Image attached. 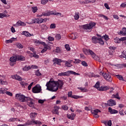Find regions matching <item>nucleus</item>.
I'll return each instance as SVG.
<instances>
[{"label":"nucleus","instance_id":"f257e3e1","mask_svg":"<svg viewBox=\"0 0 126 126\" xmlns=\"http://www.w3.org/2000/svg\"><path fill=\"white\" fill-rule=\"evenodd\" d=\"M63 82L61 80H58V81H49L46 83V86L47 90L51 91V92H56L59 89H63Z\"/></svg>","mask_w":126,"mask_h":126},{"label":"nucleus","instance_id":"f03ea898","mask_svg":"<svg viewBox=\"0 0 126 126\" xmlns=\"http://www.w3.org/2000/svg\"><path fill=\"white\" fill-rule=\"evenodd\" d=\"M30 116L32 120L27 122V125H28V126H34V125L41 126L42 125L41 121L35 120V118L37 117V113H31Z\"/></svg>","mask_w":126,"mask_h":126},{"label":"nucleus","instance_id":"7ed1b4c3","mask_svg":"<svg viewBox=\"0 0 126 126\" xmlns=\"http://www.w3.org/2000/svg\"><path fill=\"white\" fill-rule=\"evenodd\" d=\"M95 26H96V23L91 22L89 24L82 25V28L85 32H90Z\"/></svg>","mask_w":126,"mask_h":126},{"label":"nucleus","instance_id":"20e7f679","mask_svg":"<svg viewBox=\"0 0 126 126\" xmlns=\"http://www.w3.org/2000/svg\"><path fill=\"white\" fill-rule=\"evenodd\" d=\"M71 74L73 75H80V74L76 73L72 70H68L66 72H61L58 74V76H69Z\"/></svg>","mask_w":126,"mask_h":126},{"label":"nucleus","instance_id":"39448f33","mask_svg":"<svg viewBox=\"0 0 126 126\" xmlns=\"http://www.w3.org/2000/svg\"><path fill=\"white\" fill-rule=\"evenodd\" d=\"M43 15L44 16H50V15H62V13H59V12H56L55 11H47L44 13H42V15Z\"/></svg>","mask_w":126,"mask_h":126},{"label":"nucleus","instance_id":"423d86ee","mask_svg":"<svg viewBox=\"0 0 126 126\" xmlns=\"http://www.w3.org/2000/svg\"><path fill=\"white\" fill-rule=\"evenodd\" d=\"M15 98L16 99H17V100H19L20 102H22L23 103H24L26 102V100L27 99V96H26L25 95L23 94H16L15 95Z\"/></svg>","mask_w":126,"mask_h":126},{"label":"nucleus","instance_id":"0eeeda50","mask_svg":"<svg viewBox=\"0 0 126 126\" xmlns=\"http://www.w3.org/2000/svg\"><path fill=\"white\" fill-rule=\"evenodd\" d=\"M25 103H27V104L28 106H29V107H33V105L35 104V100L33 98L27 96Z\"/></svg>","mask_w":126,"mask_h":126},{"label":"nucleus","instance_id":"6e6552de","mask_svg":"<svg viewBox=\"0 0 126 126\" xmlns=\"http://www.w3.org/2000/svg\"><path fill=\"white\" fill-rule=\"evenodd\" d=\"M32 93H40L42 91V87L40 85H36L32 89Z\"/></svg>","mask_w":126,"mask_h":126},{"label":"nucleus","instance_id":"1a4fd4ad","mask_svg":"<svg viewBox=\"0 0 126 126\" xmlns=\"http://www.w3.org/2000/svg\"><path fill=\"white\" fill-rule=\"evenodd\" d=\"M100 74H102V76H103L104 78L107 81H108L109 82H112L113 81L111 74L103 73L100 72Z\"/></svg>","mask_w":126,"mask_h":126},{"label":"nucleus","instance_id":"9d476101","mask_svg":"<svg viewBox=\"0 0 126 126\" xmlns=\"http://www.w3.org/2000/svg\"><path fill=\"white\" fill-rule=\"evenodd\" d=\"M116 104L117 103H116V101H115L114 100L109 99L106 103V106L107 107H113V106H116Z\"/></svg>","mask_w":126,"mask_h":126},{"label":"nucleus","instance_id":"9b49d317","mask_svg":"<svg viewBox=\"0 0 126 126\" xmlns=\"http://www.w3.org/2000/svg\"><path fill=\"white\" fill-rule=\"evenodd\" d=\"M68 97L70 98H73V99H79V98H83V96L80 95H72V92L70 91L68 93Z\"/></svg>","mask_w":126,"mask_h":126},{"label":"nucleus","instance_id":"f8f14e48","mask_svg":"<svg viewBox=\"0 0 126 126\" xmlns=\"http://www.w3.org/2000/svg\"><path fill=\"white\" fill-rule=\"evenodd\" d=\"M85 54L86 55H91V56L92 57V58H93V59H95V57H96V54L90 49H86Z\"/></svg>","mask_w":126,"mask_h":126},{"label":"nucleus","instance_id":"ddd939ff","mask_svg":"<svg viewBox=\"0 0 126 126\" xmlns=\"http://www.w3.org/2000/svg\"><path fill=\"white\" fill-rule=\"evenodd\" d=\"M98 113H101V111L99 109H95L94 110L93 112H92L93 115H94V116L96 119H98V118H99Z\"/></svg>","mask_w":126,"mask_h":126},{"label":"nucleus","instance_id":"4468645a","mask_svg":"<svg viewBox=\"0 0 126 126\" xmlns=\"http://www.w3.org/2000/svg\"><path fill=\"white\" fill-rule=\"evenodd\" d=\"M68 37L72 40H75L77 38V32H73L68 35Z\"/></svg>","mask_w":126,"mask_h":126},{"label":"nucleus","instance_id":"2eb2a0df","mask_svg":"<svg viewBox=\"0 0 126 126\" xmlns=\"http://www.w3.org/2000/svg\"><path fill=\"white\" fill-rule=\"evenodd\" d=\"M11 77L13 78V79H16V80H18V81H22L23 80L22 78L17 74L12 75Z\"/></svg>","mask_w":126,"mask_h":126},{"label":"nucleus","instance_id":"dca6fc26","mask_svg":"<svg viewBox=\"0 0 126 126\" xmlns=\"http://www.w3.org/2000/svg\"><path fill=\"white\" fill-rule=\"evenodd\" d=\"M25 25L26 24L24 22H21V21H18L16 24L14 25V26L18 27V26H25Z\"/></svg>","mask_w":126,"mask_h":126},{"label":"nucleus","instance_id":"f3484780","mask_svg":"<svg viewBox=\"0 0 126 126\" xmlns=\"http://www.w3.org/2000/svg\"><path fill=\"white\" fill-rule=\"evenodd\" d=\"M65 63V66H67V67H71L72 64L71 63H72V60H69L68 61L64 62Z\"/></svg>","mask_w":126,"mask_h":126},{"label":"nucleus","instance_id":"a211bd4d","mask_svg":"<svg viewBox=\"0 0 126 126\" xmlns=\"http://www.w3.org/2000/svg\"><path fill=\"white\" fill-rule=\"evenodd\" d=\"M108 112L111 114H118V113H119V111H118V110L115 109H113L112 107L108 108Z\"/></svg>","mask_w":126,"mask_h":126},{"label":"nucleus","instance_id":"6ab92c4d","mask_svg":"<svg viewBox=\"0 0 126 126\" xmlns=\"http://www.w3.org/2000/svg\"><path fill=\"white\" fill-rule=\"evenodd\" d=\"M99 91H107L110 89V87L109 86H101L99 89Z\"/></svg>","mask_w":126,"mask_h":126},{"label":"nucleus","instance_id":"aec40b11","mask_svg":"<svg viewBox=\"0 0 126 126\" xmlns=\"http://www.w3.org/2000/svg\"><path fill=\"white\" fill-rule=\"evenodd\" d=\"M76 116L74 113H71V114H67V118H68L69 120H71V121H73L74 120L75 117Z\"/></svg>","mask_w":126,"mask_h":126},{"label":"nucleus","instance_id":"412c9836","mask_svg":"<svg viewBox=\"0 0 126 126\" xmlns=\"http://www.w3.org/2000/svg\"><path fill=\"white\" fill-rule=\"evenodd\" d=\"M99 37H97L96 36H93L92 37V42L94 43V44H97V43H98L99 42Z\"/></svg>","mask_w":126,"mask_h":126},{"label":"nucleus","instance_id":"4be33fe9","mask_svg":"<svg viewBox=\"0 0 126 126\" xmlns=\"http://www.w3.org/2000/svg\"><path fill=\"white\" fill-rule=\"evenodd\" d=\"M47 20H49V18H38V22H37L38 23V24H41V23H43V22H46Z\"/></svg>","mask_w":126,"mask_h":126},{"label":"nucleus","instance_id":"5701e85b","mask_svg":"<svg viewBox=\"0 0 126 126\" xmlns=\"http://www.w3.org/2000/svg\"><path fill=\"white\" fill-rule=\"evenodd\" d=\"M60 109V107L55 106L54 110H53V114H56V115H59V110Z\"/></svg>","mask_w":126,"mask_h":126},{"label":"nucleus","instance_id":"b1692460","mask_svg":"<svg viewBox=\"0 0 126 126\" xmlns=\"http://www.w3.org/2000/svg\"><path fill=\"white\" fill-rule=\"evenodd\" d=\"M20 84L21 85L22 87H23L24 88H25L26 87L28 86V83L24 81L20 82Z\"/></svg>","mask_w":126,"mask_h":126},{"label":"nucleus","instance_id":"393cba45","mask_svg":"<svg viewBox=\"0 0 126 126\" xmlns=\"http://www.w3.org/2000/svg\"><path fill=\"white\" fill-rule=\"evenodd\" d=\"M115 43H116L117 44H120L121 42L122 41V38H119V37H116L114 39Z\"/></svg>","mask_w":126,"mask_h":126},{"label":"nucleus","instance_id":"a878e982","mask_svg":"<svg viewBox=\"0 0 126 126\" xmlns=\"http://www.w3.org/2000/svg\"><path fill=\"white\" fill-rule=\"evenodd\" d=\"M17 58V61H24L25 60V58L24 57L22 56H16Z\"/></svg>","mask_w":126,"mask_h":126},{"label":"nucleus","instance_id":"bb28decb","mask_svg":"<svg viewBox=\"0 0 126 126\" xmlns=\"http://www.w3.org/2000/svg\"><path fill=\"white\" fill-rule=\"evenodd\" d=\"M54 62L55 63H57V64H60V63L62 62V60L59 59L58 58H55L53 60Z\"/></svg>","mask_w":126,"mask_h":126},{"label":"nucleus","instance_id":"cd10ccee","mask_svg":"<svg viewBox=\"0 0 126 126\" xmlns=\"http://www.w3.org/2000/svg\"><path fill=\"white\" fill-rule=\"evenodd\" d=\"M122 57H123V58H124V59H125V60H126V51H123L122 52ZM124 66L126 67V63L124 64Z\"/></svg>","mask_w":126,"mask_h":126},{"label":"nucleus","instance_id":"c85d7f7f","mask_svg":"<svg viewBox=\"0 0 126 126\" xmlns=\"http://www.w3.org/2000/svg\"><path fill=\"white\" fill-rule=\"evenodd\" d=\"M31 69V67L30 66L26 65L24 68H23V70H24V71H28V70Z\"/></svg>","mask_w":126,"mask_h":126},{"label":"nucleus","instance_id":"c756f323","mask_svg":"<svg viewBox=\"0 0 126 126\" xmlns=\"http://www.w3.org/2000/svg\"><path fill=\"white\" fill-rule=\"evenodd\" d=\"M23 34H24L25 36H26V37H31V34H30L28 32H23Z\"/></svg>","mask_w":126,"mask_h":126},{"label":"nucleus","instance_id":"7c9ffc66","mask_svg":"<svg viewBox=\"0 0 126 126\" xmlns=\"http://www.w3.org/2000/svg\"><path fill=\"white\" fill-rule=\"evenodd\" d=\"M115 52V50L113 48H110V49L109 51V55L110 56H113L114 55V52Z\"/></svg>","mask_w":126,"mask_h":126},{"label":"nucleus","instance_id":"2f4dec72","mask_svg":"<svg viewBox=\"0 0 126 126\" xmlns=\"http://www.w3.org/2000/svg\"><path fill=\"white\" fill-rule=\"evenodd\" d=\"M94 87L97 88V90L99 91V88H100V82H96Z\"/></svg>","mask_w":126,"mask_h":126},{"label":"nucleus","instance_id":"473e14b6","mask_svg":"<svg viewBox=\"0 0 126 126\" xmlns=\"http://www.w3.org/2000/svg\"><path fill=\"white\" fill-rule=\"evenodd\" d=\"M16 57H12L10 58V61H11V63H15L16 62Z\"/></svg>","mask_w":126,"mask_h":126},{"label":"nucleus","instance_id":"72a5a7b5","mask_svg":"<svg viewBox=\"0 0 126 126\" xmlns=\"http://www.w3.org/2000/svg\"><path fill=\"white\" fill-rule=\"evenodd\" d=\"M16 46L17 48H18L19 49H23V45H22L20 43L16 44Z\"/></svg>","mask_w":126,"mask_h":126},{"label":"nucleus","instance_id":"f704fd0d","mask_svg":"<svg viewBox=\"0 0 126 126\" xmlns=\"http://www.w3.org/2000/svg\"><path fill=\"white\" fill-rule=\"evenodd\" d=\"M48 50V45H45L44 48L41 50V53H45Z\"/></svg>","mask_w":126,"mask_h":126},{"label":"nucleus","instance_id":"c9c22d12","mask_svg":"<svg viewBox=\"0 0 126 126\" xmlns=\"http://www.w3.org/2000/svg\"><path fill=\"white\" fill-rule=\"evenodd\" d=\"M116 76H117V78H118L119 80H122V81H124L125 80L123 76L121 75H117Z\"/></svg>","mask_w":126,"mask_h":126},{"label":"nucleus","instance_id":"e433bc0d","mask_svg":"<svg viewBox=\"0 0 126 126\" xmlns=\"http://www.w3.org/2000/svg\"><path fill=\"white\" fill-rule=\"evenodd\" d=\"M112 97H113V98H116L118 100H120L121 99V98L119 97V93H117L116 94H113Z\"/></svg>","mask_w":126,"mask_h":126},{"label":"nucleus","instance_id":"4c0bfd02","mask_svg":"<svg viewBox=\"0 0 126 126\" xmlns=\"http://www.w3.org/2000/svg\"><path fill=\"white\" fill-rule=\"evenodd\" d=\"M32 12H33V13H35V12H36L37 11L38 8H37V7H32Z\"/></svg>","mask_w":126,"mask_h":126},{"label":"nucleus","instance_id":"58836bf2","mask_svg":"<svg viewBox=\"0 0 126 126\" xmlns=\"http://www.w3.org/2000/svg\"><path fill=\"white\" fill-rule=\"evenodd\" d=\"M0 84H1V85H7V82L3 81L2 80H0Z\"/></svg>","mask_w":126,"mask_h":126},{"label":"nucleus","instance_id":"ea45409f","mask_svg":"<svg viewBox=\"0 0 126 126\" xmlns=\"http://www.w3.org/2000/svg\"><path fill=\"white\" fill-rule=\"evenodd\" d=\"M62 108L64 111H67L68 110V107L67 105H63Z\"/></svg>","mask_w":126,"mask_h":126},{"label":"nucleus","instance_id":"a19ab883","mask_svg":"<svg viewBox=\"0 0 126 126\" xmlns=\"http://www.w3.org/2000/svg\"><path fill=\"white\" fill-rule=\"evenodd\" d=\"M98 43L99 44H100V45H104L105 42H104V40L102 39V38H99L98 39Z\"/></svg>","mask_w":126,"mask_h":126},{"label":"nucleus","instance_id":"79ce46f5","mask_svg":"<svg viewBox=\"0 0 126 126\" xmlns=\"http://www.w3.org/2000/svg\"><path fill=\"white\" fill-rule=\"evenodd\" d=\"M78 89H79L81 91H83V92H87L88 91L87 89H85L82 87L78 88Z\"/></svg>","mask_w":126,"mask_h":126},{"label":"nucleus","instance_id":"37998d69","mask_svg":"<svg viewBox=\"0 0 126 126\" xmlns=\"http://www.w3.org/2000/svg\"><path fill=\"white\" fill-rule=\"evenodd\" d=\"M35 75L37 76H41V75H42V74L40 73L39 70H37L35 71Z\"/></svg>","mask_w":126,"mask_h":126},{"label":"nucleus","instance_id":"c03bdc74","mask_svg":"<svg viewBox=\"0 0 126 126\" xmlns=\"http://www.w3.org/2000/svg\"><path fill=\"white\" fill-rule=\"evenodd\" d=\"M56 40H61L62 39V36H61V34H57L56 35Z\"/></svg>","mask_w":126,"mask_h":126},{"label":"nucleus","instance_id":"a18cd8bd","mask_svg":"<svg viewBox=\"0 0 126 126\" xmlns=\"http://www.w3.org/2000/svg\"><path fill=\"white\" fill-rule=\"evenodd\" d=\"M50 29H55L56 28V24H51L50 26Z\"/></svg>","mask_w":126,"mask_h":126},{"label":"nucleus","instance_id":"49530a36","mask_svg":"<svg viewBox=\"0 0 126 126\" xmlns=\"http://www.w3.org/2000/svg\"><path fill=\"white\" fill-rule=\"evenodd\" d=\"M81 64L83 66H88V64H87V63L85 61H82Z\"/></svg>","mask_w":126,"mask_h":126},{"label":"nucleus","instance_id":"de8ad7c7","mask_svg":"<svg viewBox=\"0 0 126 126\" xmlns=\"http://www.w3.org/2000/svg\"><path fill=\"white\" fill-rule=\"evenodd\" d=\"M12 39H14V38H13L11 39L6 40H5V43L6 44H8V43H12V42H13V40Z\"/></svg>","mask_w":126,"mask_h":126},{"label":"nucleus","instance_id":"09e8293b","mask_svg":"<svg viewBox=\"0 0 126 126\" xmlns=\"http://www.w3.org/2000/svg\"><path fill=\"white\" fill-rule=\"evenodd\" d=\"M48 1H49L48 0H41V4H46Z\"/></svg>","mask_w":126,"mask_h":126},{"label":"nucleus","instance_id":"8fccbe9b","mask_svg":"<svg viewBox=\"0 0 126 126\" xmlns=\"http://www.w3.org/2000/svg\"><path fill=\"white\" fill-rule=\"evenodd\" d=\"M65 48L67 51H70V47H69V45L68 44L65 45Z\"/></svg>","mask_w":126,"mask_h":126},{"label":"nucleus","instance_id":"3c124183","mask_svg":"<svg viewBox=\"0 0 126 126\" xmlns=\"http://www.w3.org/2000/svg\"><path fill=\"white\" fill-rule=\"evenodd\" d=\"M7 13L6 11H4L3 13H0V16H7V15L6 14Z\"/></svg>","mask_w":126,"mask_h":126},{"label":"nucleus","instance_id":"603ef678","mask_svg":"<svg viewBox=\"0 0 126 126\" xmlns=\"http://www.w3.org/2000/svg\"><path fill=\"white\" fill-rule=\"evenodd\" d=\"M48 40H49L50 41H54L55 38L53 37L49 36L48 37Z\"/></svg>","mask_w":126,"mask_h":126},{"label":"nucleus","instance_id":"864d4df0","mask_svg":"<svg viewBox=\"0 0 126 126\" xmlns=\"http://www.w3.org/2000/svg\"><path fill=\"white\" fill-rule=\"evenodd\" d=\"M32 57H33V58H35V59H39V55H36V54L35 53V52H34V53H33Z\"/></svg>","mask_w":126,"mask_h":126},{"label":"nucleus","instance_id":"5fc2aeb1","mask_svg":"<svg viewBox=\"0 0 126 126\" xmlns=\"http://www.w3.org/2000/svg\"><path fill=\"white\" fill-rule=\"evenodd\" d=\"M104 39L106 40V41H108V40L110 39V38H109V35H107V34H105L104 36Z\"/></svg>","mask_w":126,"mask_h":126},{"label":"nucleus","instance_id":"6e6d98bb","mask_svg":"<svg viewBox=\"0 0 126 126\" xmlns=\"http://www.w3.org/2000/svg\"><path fill=\"white\" fill-rule=\"evenodd\" d=\"M17 120V118H11L9 120V122H15Z\"/></svg>","mask_w":126,"mask_h":126},{"label":"nucleus","instance_id":"4d7b16f0","mask_svg":"<svg viewBox=\"0 0 126 126\" xmlns=\"http://www.w3.org/2000/svg\"><path fill=\"white\" fill-rule=\"evenodd\" d=\"M33 84H34V82H32L30 85L28 87L29 90H31V87H32Z\"/></svg>","mask_w":126,"mask_h":126},{"label":"nucleus","instance_id":"13d9d810","mask_svg":"<svg viewBox=\"0 0 126 126\" xmlns=\"http://www.w3.org/2000/svg\"><path fill=\"white\" fill-rule=\"evenodd\" d=\"M74 63H80L81 61L79 59H75V62Z\"/></svg>","mask_w":126,"mask_h":126},{"label":"nucleus","instance_id":"bf43d9fd","mask_svg":"<svg viewBox=\"0 0 126 126\" xmlns=\"http://www.w3.org/2000/svg\"><path fill=\"white\" fill-rule=\"evenodd\" d=\"M122 42L125 41V44L126 45V37H121Z\"/></svg>","mask_w":126,"mask_h":126},{"label":"nucleus","instance_id":"052dcab7","mask_svg":"<svg viewBox=\"0 0 126 126\" xmlns=\"http://www.w3.org/2000/svg\"><path fill=\"white\" fill-rule=\"evenodd\" d=\"M122 31H123V33L124 34L125 36V35H126V28H123Z\"/></svg>","mask_w":126,"mask_h":126},{"label":"nucleus","instance_id":"680f3d73","mask_svg":"<svg viewBox=\"0 0 126 126\" xmlns=\"http://www.w3.org/2000/svg\"><path fill=\"white\" fill-rule=\"evenodd\" d=\"M55 52L56 53H60L61 52V49L59 47H57Z\"/></svg>","mask_w":126,"mask_h":126},{"label":"nucleus","instance_id":"e2e57ef3","mask_svg":"<svg viewBox=\"0 0 126 126\" xmlns=\"http://www.w3.org/2000/svg\"><path fill=\"white\" fill-rule=\"evenodd\" d=\"M31 68H33L34 69H36V68H38V66L36 65H32L31 66Z\"/></svg>","mask_w":126,"mask_h":126},{"label":"nucleus","instance_id":"0e129e2a","mask_svg":"<svg viewBox=\"0 0 126 126\" xmlns=\"http://www.w3.org/2000/svg\"><path fill=\"white\" fill-rule=\"evenodd\" d=\"M107 125L108 126H112V121L109 120V121H108Z\"/></svg>","mask_w":126,"mask_h":126},{"label":"nucleus","instance_id":"69168bd1","mask_svg":"<svg viewBox=\"0 0 126 126\" xmlns=\"http://www.w3.org/2000/svg\"><path fill=\"white\" fill-rule=\"evenodd\" d=\"M104 6L106 7V8H107V9H110V7H109V5L108 4V3H105L104 4Z\"/></svg>","mask_w":126,"mask_h":126},{"label":"nucleus","instance_id":"338daca9","mask_svg":"<svg viewBox=\"0 0 126 126\" xmlns=\"http://www.w3.org/2000/svg\"><path fill=\"white\" fill-rule=\"evenodd\" d=\"M6 94H7V95H8L9 96H12L13 95L11 93L8 91L6 92Z\"/></svg>","mask_w":126,"mask_h":126},{"label":"nucleus","instance_id":"774afa93","mask_svg":"<svg viewBox=\"0 0 126 126\" xmlns=\"http://www.w3.org/2000/svg\"><path fill=\"white\" fill-rule=\"evenodd\" d=\"M121 6L122 7H126V3H123L121 4Z\"/></svg>","mask_w":126,"mask_h":126}]
</instances>
